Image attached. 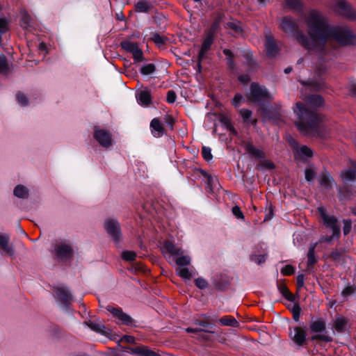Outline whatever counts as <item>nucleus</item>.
I'll return each mask as SVG.
<instances>
[{
	"label": "nucleus",
	"instance_id": "33",
	"mask_svg": "<svg viewBox=\"0 0 356 356\" xmlns=\"http://www.w3.org/2000/svg\"><path fill=\"white\" fill-rule=\"evenodd\" d=\"M342 178L348 181H355L356 180V170L353 169H349L342 172Z\"/></svg>",
	"mask_w": 356,
	"mask_h": 356
},
{
	"label": "nucleus",
	"instance_id": "5",
	"mask_svg": "<svg viewBox=\"0 0 356 356\" xmlns=\"http://www.w3.org/2000/svg\"><path fill=\"white\" fill-rule=\"evenodd\" d=\"M248 98L253 102H260L270 99V95L265 87H262L256 83H252Z\"/></svg>",
	"mask_w": 356,
	"mask_h": 356
},
{
	"label": "nucleus",
	"instance_id": "32",
	"mask_svg": "<svg viewBox=\"0 0 356 356\" xmlns=\"http://www.w3.org/2000/svg\"><path fill=\"white\" fill-rule=\"evenodd\" d=\"M220 323L223 325L237 327L239 325L238 322L232 316H225L219 320Z\"/></svg>",
	"mask_w": 356,
	"mask_h": 356
},
{
	"label": "nucleus",
	"instance_id": "47",
	"mask_svg": "<svg viewBox=\"0 0 356 356\" xmlns=\"http://www.w3.org/2000/svg\"><path fill=\"white\" fill-rule=\"evenodd\" d=\"M298 153L301 156H304L307 158H310L313 156L312 150L309 147H308L305 145H303L300 147Z\"/></svg>",
	"mask_w": 356,
	"mask_h": 356
},
{
	"label": "nucleus",
	"instance_id": "38",
	"mask_svg": "<svg viewBox=\"0 0 356 356\" xmlns=\"http://www.w3.org/2000/svg\"><path fill=\"white\" fill-rule=\"evenodd\" d=\"M243 56L246 60L247 65H248V67L250 68V70H253L257 67V63L253 60L252 54L249 53V52L245 53L243 55Z\"/></svg>",
	"mask_w": 356,
	"mask_h": 356
},
{
	"label": "nucleus",
	"instance_id": "57",
	"mask_svg": "<svg viewBox=\"0 0 356 356\" xmlns=\"http://www.w3.org/2000/svg\"><path fill=\"white\" fill-rule=\"evenodd\" d=\"M352 227V222L350 220H343V232L344 235H347L350 232Z\"/></svg>",
	"mask_w": 356,
	"mask_h": 356
},
{
	"label": "nucleus",
	"instance_id": "36",
	"mask_svg": "<svg viewBox=\"0 0 356 356\" xmlns=\"http://www.w3.org/2000/svg\"><path fill=\"white\" fill-rule=\"evenodd\" d=\"M156 70V66L153 63H149L143 66L140 69V72L143 75H149L153 74Z\"/></svg>",
	"mask_w": 356,
	"mask_h": 356
},
{
	"label": "nucleus",
	"instance_id": "44",
	"mask_svg": "<svg viewBox=\"0 0 356 356\" xmlns=\"http://www.w3.org/2000/svg\"><path fill=\"white\" fill-rule=\"evenodd\" d=\"M16 98L19 104L23 106H27L29 104V99L26 95L21 92H18L16 94Z\"/></svg>",
	"mask_w": 356,
	"mask_h": 356
},
{
	"label": "nucleus",
	"instance_id": "27",
	"mask_svg": "<svg viewBox=\"0 0 356 356\" xmlns=\"http://www.w3.org/2000/svg\"><path fill=\"white\" fill-rule=\"evenodd\" d=\"M14 195L19 198H27L29 189L23 185H17L13 191Z\"/></svg>",
	"mask_w": 356,
	"mask_h": 356
},
{
	"label": "nucleus",
	"instance_id": "42",
	"mask_svg": "<svg viewBox=\"0 0 356 356\" xmlns=\"http://www.w3.org/2000/svg\"><path fill=\"white\" fill-rule=\"evenodd\" d=\"M30 22L31 17L29 13L26 12L22 13L21 17V26L24 29H28V27L30 26Z\"/></svg>",
	"mask_w": 356,
	"mask_h": 356
},
{
	"label": "nucleus",
	"instance_id": "49",
	"mask_svg": "<svg viewBox=\"0 0 356 356\" xmlns=\"http://www.w3.org/2000/svg\"><path fill=\"white\" fill-rule=\"evenodd\" d=\"M193 323L196 325H199L202 327L204 329L207 327H211L212 325L209 322V320H200V319H195Z\"/></svg>",
	"mask_w": 356,
	"mask_h": 356
},
{
	"label": "nucleus",
	"instance_id": "30",
	"mask_svg": "<svg viewBox=\"0 0 356 356\" xmlns=\"http://www.w3.org/2000/svg\"><path fill=\"white\" fill-rule=\"evenodd\" d=\"M275 168L274 163L266 159H260L258 164L256 166V169L258 170H273Z\"/></svg>",
	"mask_w": 356,
	"mask_h": 356
},
{
	"label": "nucleus",
	"instance_id": "10",
	"mask_svg": "<svg viewBox=\"0 0 356 356\" xmlns=\"http://www.w3.org/2000/svg\"><path fill=\"white\" fill-rule=\"evenodd\" d=\"M106 309L113 317L118 319L120 323L125 325H132L134 323V320L129 314L124 313L121 308L108 305Z\"/></svg>",
	"mask_w": 356,
	"mask_h": 356
},
{
	"label": "nucleus",
	"instance_id": "7",
	"mask_svg": "<svg viewBox=\"0 0 356 356\" xmlns=\"http://www.w3.org/2000/svg\"><path fill=\"white\" fill-rule=\"evenodd\" d=\"M54 253L58 259L67 261L73 257L74 251L70 243L60 242L54 245Z\"/></svg>",
	"mask_w": 356,
	"mask_h": 356
},
{
	"label": "nucleus",
	"instance_id": "50",
	"mask_svg": "<svg viewBox=\"0 0 356 356\" xmlns=\"http://www.w3.org/2000/svg\"><path fill=\"white\" fill-rule=\"evenodd\" d=\"M8 70L7 59L4 56H0V73H6Z\"/></svg>",
	"mask_w": 356,
	"mask_h": 356
},
{
	"label": "nucleus",
	"instance_id": "46",
	"mask_svg": "<svg viewBox=\"0 0 356 356\" xmlns=\"http://www.w3.org/2000/svg\"><path fill=\"white\" fill-rule=\"evenodd\" d=\"M227 28L232 29L236 33L242 32L241 24L238 22H230L227 24Z\"/></svg>",
	"mask_w": 356,
	"mask_h": 356
},
{
	"label": "nucleus",
	"instance_id": "19",
	"mask_svg": "<svg viewBox=\"0 0 356 356\" xmlns=\"http://www.w3.org/2000/svg\"><path fill=\"white\" fill-rule=\"evenodd\" d=\"M152 133L154 137H161L164 134V127L159 118H154L150 122Z\"/></svg>",
	"mask_w": 356,
	"mask_h": 356
},
{
	"label": "nucleus",
	"instance_id": "35",
	"mask_svg": "<svg viewBox=\"0 0 356 356\" xmlns=\"http://www.w3.org/2000/svg\"><path fill=\"white\" fill-rule=\"evenodd\" d=\"M309 102L314 106H321L323 103V99L321 95H312L308 97Z\"/></svg>",
	"mask_w": 356,
	"mask_h": 356
},
{
	"label": "nucleus",
	"instance_id": "14",
	"mask_svg": "<svg viewBox=\"0 0 356 356\" xmlns=\"http://www.w3.org/2000/svg\"><path fill=\"white\" fill-rule=\"evenodd\" d=\"M265 48L266 54L269 57H275L280 50L274 38L271 35L266 36Z\"/></svg>",
	"mask_w": 356,
	"mask_h": 356
},
{
	"label": "nucleus",
	"instance_id": "55",
	"mask_svg": "<svg viewBox=\"0 0 356 356\" xmlns=\"http://www.w3.org/2000/svg\"><path fill=\"white\" fill-rule=\"evenodd\" d=\"M295 269L291 265H286L281 270L282 274L286 276L293 275Z\"/></svg>",
	"mask_w": 356,
	"mask_h": 356
},
{
	"label": "nucleus",
	"instance_id": "63",
	"mask_svg": "<svg viewBox=\"0 0 356 356\" xmlns=\"http://www.w3.org/2000/svg\"><path fill=\"white\" fill-rule=\"evenodd\" d=\"M265 255H252L251 256V260L258 264H261L265 261Z\"/></svg>",
	"mask_w": 356,
	"mask_h": 356
},
{
	"label": "nucleus",
	"instance_id": "25",
	"mask_svg": "<svg viewBox=\"0 0 356 356\" xmlns=\"http://www.w3.org/2000/svg\"><path fill=\"white\" fill-rule=\"evenodd\" d=\"M348 321L345 317L340 316L335 319L334 327L339 332H342L345 330Z\"/></svg>",
	"mask_w": 356,
	"mask_h": 356
},
{
	"label": "nucleus",
	"instance_id": "37",
	"mask_svg": "<svg viewBox=\"0 0 356 356\" xmlns=\"http://www.w3.org/2000/svg\"><path fill=\"white\" fill-rule=\"evenodd\" d=\"M152 40L154 41V42L158 45L159 47H161L165 44L168 38L165 36H161L159 33H154Z\"/></svg>",
	"mask_w": 356,
	"mask_h": 356
},
{
	"label": "nucleus",
	"instance_id": "26",
	"mask_svg": "<svg viewBox=\"0 0 356 356\" xmlns=\"http://www.w3.org/2000/svg\"><path fill=\"white\" fill-rule=\"evenodd\" d=\"M222 17L221 15H218L215 17L213 23L211 24V25L207 32V34H209V35L215 37V35H216L218 29H219L220 24L222 21Z\"/></svg>",
	"mask_w": 356,
	"mask_h": 356
},
{
	"label": "nucleus",
	"instance_id": "64",
	"mask_svg": "<svg viewBox=\"0 0 356 356\" xmlns=\"http://www.w3.org/2000/svg\"><path fill=\"white\" fill-rule=\"evenodd\" d=\"M243 99V97L241 95L236 94L232 100V104L235 107H238L241 105Z\"/></svg>",
	"mask_w": 356,
	"mask_h": 356
},
{
	"label": "nucleus",
	"instance_id": "31",
	"mask_svg": "<svg viewBox=\"0 0 356 356\" xmlns=\"http://www.w3.org/2000/svg\"><path fill=\"white\" fill-rule=\"evenodd\" d=\"M151 8V4L146 1H139L135 5L136 11L140 13H148Z\"/></svg>",
	"mask_w": 356,
	"mask_h": 356
},
{
	"label": "nucleus",
	"instance_id": "51",
	"mask_svg": "<svg viewBox=\"0 0 356 356\" xmlns=\"http://www.w3.org/2000/svg\"><path fill=\"white\" fill-rule=\"evenodd\" d=\"M301 309L300 306L295 304L291 309L293 314V318L296 321H298L300 318Z\"/></svg>",
	"mask_w": 356,
	"mask_h": 356
},
{
	"label": "nucleus",
	"instance_id": "62",
	"mask_svg": "<svg viewBox=\"0 0 356 356\" xmlns=\"http://www.w3.org/2000/svg\"><path fill=\"white\" fill-rule=\"evenodd\" d=\"M311 340H312V341L320 340V341H331V338L326 335H324V334H316V335L312 336L311 337Z\"/></svg>",
	"mask_w": 356,
	"mask_h": 356
},
{
	"label": "nucleus",
	"instance_id": "8",
	"mask_svg": "<svg viewBox=\"0 0 356 356\" xmlns=\"http://www.w3.org/2000/svg\"><path fill=\"white\" fill-rule=\"evenodd\" d=\"M334 10L339 15L349 20L356 19V11L343 0L337 2Z\"/></svg>",
	"mask_w": 356,
	"mask_h": 356
},
{
	"label": "nucleus",
	"instance_id": "52",
	"mask_svg": "<svg viewBox=\"0 0 356 356\" xmlns=\"http://www.w3.org/2000/svg\"><path fill=\"white\" fill-rule=\"evenodd\" d=\"M179 276L182 278L190 280L192 277L191 273L189 272L187 268H182L179 270L178 272Z\"/></svg>",
	"mask_w": 356,
	"mask_h": 356
},
{
	"label": "nucleus",
	"instance_id": "22",
	"mask_svg": "<svg viewBox=\"0 0 356 356\" xmlns=\"http://www.w3.org/2000/svg\"><path fill=\"white\" fill-rule=\"evenodd\" d=\"M310 329L312 332H322L325 330V323L322 318L312 321Z\"/></svg>",
	"mask_w": 356,
	"mask_h": 356
},
{
	"label": "nucleus",
	"instance_id": "18",
	"mask_svg": "<svg viewBox=\"0 0 356 356\" xmlns=\"http://www.w3.org/2000/svg\"><path fill=\"white\" fill-rule=\"evenodd\" d=\"M9 241L10 238L8 234H0V248L7 254L13 256L15 253V250L12 245H9Z\"/></svg>",
	"mask_w": 356,
	"mask_h": 356
},
{
	"label": "nucleus",
	"instance_id": "54",
	"mask_svg": "<svg viewBox=\"0 0 356 356\" xmlns=\"http://www.w3.org/2000/svg\"><path fill=\"white\" fill-rule=\"evenodd\" d=\"M186 331L188 333H199V332H207V333H211V334L214 333L213 331L205 330L204 328H198V327H196V328L187 327L186 329Z\"/></svg>",
	"mask_w": 356,
	"mask_h": 356
},
{
	"label": "nucleus",
	"instance_id": "45",
	"mask_svg": "<svg viewBox=\"0 0 356 356\" xmlns=\"http://www.w3.org/2000/svg\"><path fill=\"white\" fill-rule=\"evenodd\" d=\"M202 156L205 161H210L213 158L211 148L203 146L202 148Z\"/></svg>",
	"mask_w": 356,
	"mask_h": 356
},
{
	"label": "nucleus",
	"instance_id": "58",
	"mask_svg": "<svg viewBox=\"0 0 356 356\" xmlns=\"http://www.w3.org/2000/svg\"><path fill=\"white\" fill-rule=\"evenodd\" d=\"M195 284L197 287L201 289L207 288L208 284L207 282L202 277H198L196 280H195Z\"/></svg>",
	"mask_w": 356,
	"mask_h": 356
},
{
	"label": "nucleus",
	"instance_id": "53",
	"mask_svg": "<svg viewBox=\"0 0 356 356\" xmlns=\"http://www.w3.org/2000/svg\"><path fill=\"white\" fill-rule=\"evenodd\" d=\"M8 21L6 18L2 17L0 18V33H4L8 30Z\"/></svg>",
	"mask_w": 356,
	"mask_h": 356
},
{
	"label": "nucleus",
	"instance_id": "4",
	"mask_svg": "<svg viewBox=\"0 0 356 356\" xmlns=\"http://www.w3.org/2000/svg\"><path fill=\"white\" fill-rule=\"evenodd\" d=\"M317 210L325 225L332 230L333 236L339 238L340 236V227L338 225L337 219L333 216L328 215L325 209L322 207H318Z\"/></svg>",
	"mask_w": 356,
	"mask_h": 356
},
{
	"label": "nucleus",
	"instance_id": "12",
	"mask_svg": "<svg viewBox=\"0 0 356 356\" xmlns=\"http://www.w3.org/2000/svg\"><path fill=\"white\" fill-rule=\"evenodd\" d=\"M289 335L293 341L298 346H302L305 343L307 333L303 328L296 327L293 329V332H291Z\"/></svg>",
	"mask_w": 356,
	"mask_h": 356
},
{
	"label": "nucleus",
	"instance_id": "41",
	"mask_svg": "<svg viewBox=\"0 0 356 356\" xmlns=\"http://www.w3.org/2000/svg\"><path fill=\"white\" fill-rule=\"evenodd\" d=\"M176 259V264L179 266H188L191 263V258L188 256H182Z\"/></svg>",
	"mask_w": 356,
	"mask_h": 356
},
{
	"label": "nucleus",
	"instance_id": "3",
	"mask_svg": "<svg viewBox=\"0 0 356 356\" xmlns=\"http://www.w3.org/2000/svg\"><path fill=\"white\" fill-rule=\"evenodd\" d=\"M104 228L115 243L118 244L122 240L120 223L113 218H108L104 222Z\"/></svg>",
	"mask_w": 356,
	"mask_h": 356
},
{
	"label": "nucleus",
	"instance_id": "16",
	"mask_svg": "<svg viewBox=\"0 0 356 356\" xmlns=\"http://www.w3.org/2000/svg\"><path fill=\"white\" fill-rule=\"evenodd\" d=\"M214 40V36L207 33V36L203 40L199 52V60H204L206 58L207 52L210 49L211 44Z\"/></svg>",
	"mask_w": 356,
	"mask_h": 356
},
{
	"label": "nucleus",
	"instance_id": "60",
	"mask_svg": "<svg viewBox=\"0 0 356 356\" xmlns=\"http://www.w3.org/2000/svg\"><path fill=\"white\" fill-rule=\"evenodd\" d=\"M240 113L244 122H247L252 115V111L248 109H241Z\"/></svg>",
	"mask_w": 356,
	"mask_h": 356
},
{
	"label": "nucleus",
	"instance_id": "17",
	"mask_svg": "<svg viewBox=\"0 0 356 356\" xmlns=\"http://www.w3.org/2000/svg\"><path fill=\"white\" fill-rule=\"evenodd\" d=\"M92 330L102 334L104 336H108L111 333V330L105 327L104 325H103L101 323L98 322H94V321H88L85 323Z\"/></svg>",
	"mask_w": 356,
	"mask_h": 356
},
{
	"label": "nucleus",
	"instance_id": "61",
	"mask_svg": "<svg viewBox=\"0 0 356 356\" xmlns=\"http://www.w3.org/2000/svg\"><path fill=\"white\" fill-rule=\"evenodd\" d=\"M232 213L238 218V219H243L244 218V216L242 213V211H241L239 207L238 206H234L233 208H232Z\"/></svg>",
	"mask_w": 356,
	"mask_h": 356
},
{
	"label": "nucleus",
	"instance_id": "20",
	"mask_svg": "<svg viewBox=\"0 0 356 356\" xmlns=\"http://www.w3.org/2000/svg\"><path fill=\"white\" fill-rule=\"evenodd\" d=\"M131 352L138 356H161L158 353L150 350L147 346H140L130 349Z\"/></svg>",
	"mask_w": 356,
	"mask_h": 356
},
{
	"label": "nucleus",
	"instance_id": "11",
	"mask_svg": "<svg viewBox=\"0 0 356 356\" xmlns=\"http://www.w3.org/2000/svg\"><path fill=\"white\" fill-rule=\"evenodd\" d=\"M94 138L102 147L105 148H108L112 145V136L108 130L95 127Z\"/></svg>",
	"mask_w": 356,
	"mask_h": 356
},
{
	"label": "nucleus",
	"instance_id": "29",
	"mask_svg": "<svg viewBox=\"0 0 356 356\" xmlns=\"http://www.w3.org/2000/svg\"><path fill=\"white\" fill-rule=\"evenodd\" d=\"M220 121L222 124L224 125L229 131H230L233 135H237V131L233 127L231 120L228 116L224 115H221Z\"/></svg>",
	"mask_w": 356,
	"mask_h": 356
},
{
	"label": "nucleus",
	"instance_id": "6",
	"mask_svg": "<svg viewBox=\"0 0 356 356\" xmlns=\"http://www.w3.org/2000/svg\"><path fill=\"white\" fill-rule=\"evenodd\" d=\"M120 46L124 51L132 54L135 63H140L145 60L143 52L139 47L138 43L124 40L121 42Z\"/></svg>",
	"mask_w": 356,
	"mask_h": 356
},
{
	"label": "nucleus",
	"instance_id": "43",
	"mask_svg": "<svg viewBox=\"0 0 356 356\" xmlns=\"http://www.w3.org/2000/svg\"><path fill=\"white\" fill-rule=\"evenodd\" d=\"M286 3L290 8L300 10L302 9V4L299 0H285Z\"/></svg>",
	"mask_w": 356,
	"mask_h": 356
},
{
	"label": "nucleus",
	"instance_id": "40",
	"mask_svg": "<svg viewBox=\"0 0 356 356\" xmlns=\"http://www.w3.org/2000/svg\"><path fill=\"white\" fill-rule=\"evenodd\" d=\"M341 295L344 297L356 295V286L354 284L347 286L342 291Z\"/></svg>",
	"mask_w": 356,
	"mask_h": 356
},
{
	"label": "nucleus",
	"instance_id": "34",
	"mask_svg": "<svg viewBox=\"0 0 356 356\" xmlns=\"http://www.w3.org/2000/svg\"><path fill=\"white\" fill-rule=\"evenodd\" d=\"M223 54L226 56V59L227 60V65L228 67L232 69V70H234L235 68V66H236V64H235V62L234 60V55H233V53L232 52L231 50L228 49H223Z\"/></svg>",
	"mask_w": 356,
	"mask_h": 356
},
{
	"label": "nucleus",
	"instance_id": "48",
	"mask_svg": "<svg viewBox=\"0 0 356 356\" xmlns=\"http://www.w3.org/2000/svg\"><path fill=\"white\" fill-rule=\"evenodd\" d=\"M316 172L312 169V168H306L305 169V179L309 181V182H311L314 180V177H316Z\"/></svg>",
	"mask_w": 356,
	"mask_h": 356
},
{
	"label": "nucleus",
	"instance_id": "59",
	"mask_svg": "<svg viewBox=\"0 0 356 356\" xmlns=\"http://www.w3.org/2000/svg\"><path fill=\"white\" fill-rule=\"evenodd\" d=\"M177 95L174 90H168L167 92V102L169 104H172L176 101Z\"/></svg>",
	"mask_w": 356,
	"mask_h": 356
},
{
	"label": "nucleus",
	"instance_id": "2",
	"mask_svg": "<svg viewBox=\"0 0 356 356\" xmlns=\"http://www.w3.org/2000/svg\"><path fill=\"white\" fill-rule=\"evenodd\" d=\"M294 112L298 118L296 125L301 133L321 138L327 137V129L321 124V117L317 113L306 108L302 102L296 103Z\"/></svg>",
	"mask_w": 356,
	"mask_h": 356
},
{
	"label": "nucleus",
	"instance_id": "15",
	"mask_svg": "<svg viewBox=\"0 0 356 356\" xmlns=\"http://www.w3.org/2000/svg\"><path fill=\"white\" fill-rule=\"evenodd\" d=\"M163 253H169L173 256H179L183 254V250L169 240L163 242L162 246Z\"/></svg>",
	"mask_w": 356,
	"mask_h": 356
},
{
	"label": "nucleus",
	"instance_id": "24",
	"mask_svg": "<svg viewBox=\"0 0 356 356\" xmlns=\"http://www.w3.org/2000/svg\"><path fill=\"white\" fill-rule=\"evenodd\" d=\"M140 103L144 106H148L151 103V95L148 90H142L138 94Z\"/></svg>",
	"mask_w": 356,
	"mask_h": 356
},
{
	"label": "nucleus",
	"instance_id": "28",
	"mask_svg": "<svg viewBox=\"0 0 356 356\" xmlns=\"http://www.w3.org/2000/svg\"><path fill=\"white\" fill-rule=\"evenodd\" d=\"M277 288L280 292L287 300L291 302L294 300V296L289 291L287 286L284 284H278Z\"/></svg>",
	"mask_w": 356,
	"mask_h": 356
},
{
	"label": "nucleus",
	"instance_id": "23",
	"mask_svg": "<svg viewBox=\"0 0 356 356\" xmlns=\"http://www.w3.org/2000/svg\"><path fill=\"white\" fill-rule=\"evenodd\" d=\"M316 246V243L312 244L309 248V250L307 252V268L308 270L316 263V259L315 257V248Z\"/></svg>",
	"mask_w": 356,
	"mask_h": 356
},
{
	"label": "nucleus",
	"instance_id": "39",
	"mask_svg": "<svg viewBox=\"0 0 356 356\" xmlns=\"http://www.w3.org/2000/svg\"><path fill=\"white\" fill-rule=\"evenodd\" d=\"M136 257V254L134 251L126 250L122 252V258L127 261H134Z\"/></svg>",
	"mask_w": 356,
	"mask_h": 356
},
{
	"label": "nucleus",
	"instance_id": "13",
	"mask_svg": "<svg viewBox=\"0 0 356 356\" xmlns=\"http://www.w3.org/2000/svg\"><path fill=\"white\" fill-rule=\"evenodd\" d=\"M243 145L247 152L251 156L257 159H262L266 157V154L262 149L257 148L251 142H243Z\"/></svg>",
	"mask_w": 356,
	"mask_h": 356
},
{
	"label": "nucleus",
	"instance_id": "9",
	"mask_svg": "<svg viewBox=\"0 0 356 356\" xmlns=\"http://www.w3.org/2000/svg\"><path fill=\"white\" fill-rule=\"evenodd\" d=\"M54 291L58 302L65 308H67L73 300V297L67 287H54Z\"/></svg>",
	"mask_w": 356,
	"mask_h": 356
},
{
	"label": "nucleus",
	"instance_id": "1",
	"mask_svg": "<svg viewBox=\"0 0 356 356\" xmlns=\"http://www.w3.org/2000/svg\"><path fill=\"white\" fill-rule=\"evenodd\" d=\"M307 27L306 35L299 28L298 21L290 16L283 17L279 28L286 34L293 37L297 42L309 51L318 54L319 59L326 61L332 58L330 40L342 45L355 44L356 36L346 26H332L320 12L311 10L305 19Z\"/></svg>",
	"mask_w": 356,
	"mask_h": 356
},
{
	"label": "nucleus",
	"instance_id": "56",
	"mask_svg": "<svg viewBox=\"0 0 356 356\" xmlns=\"http://www.w3.org/2000/svg\"><path fill=\"white\" fill-rule=\"evenodd\" d=\"M343 254L341 252L336 250L332 251L330 254V258L334 261H339L341 259Z\"/></svg>",
	"mask_w": 356,
	"mask_h": 356
},
{
	"label": "nucleus",
	"instance_id": "21",
	"mask_svg": "<svg viewBox=\"0 0 356 356\" xmlns=\"http://www.w3.org/2000/svg\"><path fill=\"white\" fill-rule=\"evenodd\" d=\"M334 179L329 173L327 171L323 172L320 179V184L321 186L327 189H330L332 187Z\"/></svg>",
	"mask_w": 356,
	"mask_h": 356
}]
</instances>
